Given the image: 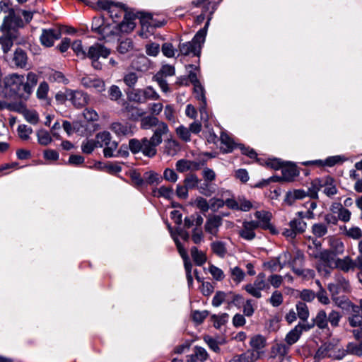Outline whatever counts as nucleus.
<instances>
[{
    "mask_svg": "<svg viewBox=\"0 0 362 362\" xmlns=\"http://www.w3.org/2000/svg\"><path fill=\"white\" fill-rule=\"evenodd\" d=\"M107 93L109 99L113 101L118 100L122 96L120 88L116 85H112L107 90Z\"/></svg>",
    "mask_w": 362,
    "mask_h": 362,
    "instance_id": "nucleus-64",
    "label": "nucleus"
},
{
    "mask_svg": "<svg viewBox=\"0 0 362 362\" xmlns=\"http://www.w3.org/2000/svg\"><path fill=\"white\" fill-rule=\"evenodd\" d=\"M298 317L303 322L307 321L309 317V310L308 305L303 302H298L296 305Z\"/></svg>",
    "mask_w": 362,
    "mask_h": 362,
    "instance_id": "nucleus-49",
    "label": "nucleus"
},
{
    "mask_svg": "<svg viewBox=\"0 0 362 362\" xmlns=\"http://www.w3.org/2000/svg\"><path fill=\"white\" fill-rule=\"evenodd\" d=\"M314 325L317 326L320 329H327L328 332V335H331V332L329 330L328 324H327V315L324 310H320L316 314V316L313 319Z\"/></svg>",
    "mask_w": 362,
    "mask_h": 362,
    "instance_id": "nucleus-24",
    "label": "nucleus"
},
{
    "mask_svg": "<svg viewBox=\"0 0 362 362\" xmlns=\"http://www.w3.org/2000/svg\"><path fill=\"white\" fill-rule=\"evenodd\" d=\"M105 148L103 150V154L105 158H112L115 157V152L116 151L118 147V143L115 141H112L110 144L105 146Z\"/></svg>",
    "mask_w": 362,
    "mask_h": 362,
    "instance_id": "nucleus-62",
    "label": "nucleus"
},
{
    "mask_svg": "<svg viewBox=\"0 0 362 362\" xmlns=\"http://www.w3.org/2000/svg\"><path fill=\"white\" fill-rule=\"evenodd\" d=\"M345 158L341 156H329L325 160H315L304 163L305 165H316L318 166H328L333 167L337 164L342 163Z\"/></svg>",
    "mask_w": 362,
    "mask_h": 362,
    "instance_id": "nucleus-19",
    "label": "nucleus"
},
{
    "mask_svg": "<svg viewBox=\"0 0 362 362\" xmlns=\"http://www.w3.org/2000/svg\"><path fill=\"white\" fill-rule=\"evenodd\" d=\"M133 49V42L129 38L121 41L117 47V50L121 54H126Z\"/></svg>",
    "mask_w": 362,
    "mask_h": 362,
    "instance_id": "nucleus-61",
    "label": "nucleus"
},
{
    "mask_svg": "<svg viewBox=\"0 0 362 362\" xmlns=\"http://www.w3.org/2000/svg\"><path fill=\"white\" fill-rule=\"evenodd\" d=\"M302 333L300 332V327L295 326L293 329H292L285 337L286 344H287L289 347L296 343L300 339Z\"/></svg>",
    "mask_w": 362,
    "mask_h": 362,
    "instance_id": "nucleus-40",
    "label": "nucleus"
},
{
    "mask_svg": "<svg viewBox=\"0 0 362 362\" xmlns=\"http://www.w3.org/2000/svg\"><path fill=\"white\" fill-rule=\"evenodd\" d=\"M257 228H259V224L256 221H245L238 231V235L243 239L251 241L255 238V230Z\"/></svg>",
    "mask_w": 362,
    "mask_h": 362,
    "instance_id": "nucleus-12",
    "label": "nucleus"
},
{
    "mask_svg": "<svg viewBox=\"0 0 362 362\" xmlns=\"http://www.w3.org/2000/svg\"><path fill=\"white\" fill-rule=\"evenodd\" d=\"M134 16L130 13L125 15L123 21L121 23H117L118 33H129L133 30L135 28V23L134 22Z\"/></svg>",
    "mask_w": 362,
    "mask_h": 362,
    "instance_id": "nucleus-30",
    "label": "nucleus"
},
{
    "mask_svg": "<svg viewBox=\"0 0 362 362\" xmlns=\"http://www.w3.org/2000/svg\"><path fill=\"white\" fill-rule=\"evenodd\" d=\"M69 100L77 108L86 106L89 101V95L82 90H68Z\"/></svg>",
    "mask_w": 362,
    "mask_h": 362,
    "instance_id": "nucleus-16",
    "label": "nucleus"
},
{
    "mask_svg": "<svg viewBox=\"0 0 362 362\" xmlns=\"http://www.w3.org/2000/svg\"><path fill=\"white\" fill-rule=\"evenodd\" d=\"M344 234L354 240H359L362 237V230L358 226H352L349 229L345 227Z\"/></svg>",
    "mask_w": 362,
    "mask_h": 362,
    "instance_id": "nucleus-60",
    "label": "nucleus"
},
{
    "mask_svg": "<svg viewBox=\"0 0 362 362\" xmlns=\"http://www.w3.org/2000/svg\"><path fill=\"white\" fill-rule=\"evenodd\" d=\"M49 85L47 82H41L37 90V98L43 101L45 104H49L50 100L48 98Z\"/></svg>",
    "mask_w": 362,
    "mask_h": 362,
    "instance_id": "nucleus-41",
    "label": "nucleus"
},
{
    "mask_svg": "<svg viewBox=\"0 0 362 362\" xmlns=\"http://www.w3.org/2000/svg\"><path fill=\"white\" fill-rule=\"evenodd\" d=\"M61 37V31L57 28L43 29L40 35L42 45L49 47L53 46L55 40Z\"/></svg>",
    "mask_w": 362,
    "mask_h": 362,
    "instance_id": "nucleus-15",
    "label": "nucleus"
},
{
    "mask_svg": "<svg viewBox=\"0 0 362 362\" xmlns=\"http://www.w3.org/2000/svg\"><path fill=\"white\" fill-rule=\"evenodd\" d=\"M190 254L194 262L197 266H202L207 260L206 253L195 246L191 247Z\"/></svg>",
    "mask_w": 362,
    "mask_h": 362,
    "instance_id": "nucleus-38",
    "label": "nucleus"
},
{
    "mask_svg": "<svg viewBox=\"0 0 362 362\" xmlns=\"http://www.w3.org/2000/svg\"><path fill=\"white\" fill-rule=\"evenodd\" d=\"M221 150L223 153H228L233 151L236 147V144L233 139L226 132H221L220 136Z\"/></svg>",
    "mask_w": 362,
    "mask_h": 362,
    "instance_id": "nucleus-23",
    "label": "nucleus"
},
{
    "mask_svg": "<svg viewBox=\"0 0 362 362\" xmlns=\"http://www.w3.org/2000/svg\"><path fill=\"white\" fill-rule=\"evenodd\" d=\"M139 76L134 71H129L124 75L123 81L129 88L134 89V86L138 82Z\"/></svg>",
    "mask_w": 362,
    "mask_h": 362,
    "instance_id": "nucleus-51",
    "label": "nucleus"
},
{
    "mask_svg": "<svg viewBox=\"0 0 362 362\" xmlns=\"http://www.w3.org/2000/svg\"><path fill=\"white\" fill-rule=\"evenodd\" d=\"M245 290L252 296L256 298H262V291H268L270 288L269 284L266 279L264 273H259L252 284H246Z\"/></svg>",
    "mask_w": 362,
    "mask_h": 362,
    "instance_id": "nucleus-8",
    "label": "nucleus"
},
{
    "mask_svg": "<svg viewBox=\"0 0 362 362\" xmlns=\"http://www.w3.org/2000/svg\"><path fill=\"white\" fill-rule=\"evenodd\" d=\"M211 21V17L209 18L208 21H206L205 26L199 30L197 34L194 35L192 41L180 43L179 45V49L182 54L183 55H199L200 53L202 45L204 42L207 28L209 25V21Z\"/></svg>",
    "mask_w": 362,
    "mask_h": 362,
    "instance_id": "nucleus-2",
    "label": "nucleus"
},
{
    "mask_svg": "<svg viewBox=\"0 0 362 362\" xmlns=\"http://www.w3.org/2000/svg\"><path fill=\"white\" fill-rule=\"evenodd\" d=\"M335 343L332 341L324 342L317 350L315 353V358L320 359L330 356L331 353L335 348Z\"/></svg>",
    "mask_w": 362,
    "mask_h": 362,
    "instance_id": "nucleus-27",
    "label": "nucleus"
},
{
    "mask_svg": "<svg viewBox=\"0 0 362 362\" xmlns=\"http://www.w3.org/2000/svg\"><path fill=\"white\" fill-rule=\"evenodd\" d=\"M268 302L273 306V307H279L280 306L283 302H284V297L283 294L281 291L278 290H275L272 293L271 297L268 299Z\"/></svg>",
    "mask_w": 362,
    "mask_h": 362,
    "instance_id": "nucleus-58",
    "label": "nucleus"
},
{
    "mask_svg": "<svg viewBox=\"0 0 362 362\" xmlns=\"http://www.w3.org/2000/svg\"><path fill=\"white\" fill-rule=\"evenodd\" d=\"M331 298L337 307L344 310L348 309L351 303L347 298L339 295L331 296Z\"/></svg>",
    "mask_w": 362,
    "mask_h": 362,
    "instance_id": "nucleus-56",
    "label": "nucleus"
},
{
    "mask_svg": "<svg viewBox=\"0 0 362 362\" xmlns=\"http://www.w3.org/2000/svg\"><path fill=\"white\" fill-rule=\"evenodd\" d=\"M98 35H101L103 38L118 35L117 24L111 25L110 23H105L104 22Z\"/></svg>",
    "mask_w": 362,
    "mask_h": 362,
    "instance_id": "nucleus-42",
    "label": "nucleus"
},
{
    "mask_svg": "<svg viewBox=\"0 0 362 362\" xmlns=\"http://www.w3.org/2000/svg\"><path fill=\"white\" fill-rule=\"evenodd\" d=\"M108 13L115 24L117 23L122 16L124 18V16L127 15L124 6L119 4H115L112 6Z\"/></svg>",
    "mask_w": 362,
    "mask_h": 362,
    "instance_id": "nucleus-35",
    "label": "nucleus"
},
{
    "mask_svg": "<svg viewBox=\"0 0 362 362\" xmlns=\"http://www.w3.org/2000/svg\"><path fill=\"white\" fill-rule=\"evenodd\" d=\"M26 53L21 49H17L13 55V62L16 66L24 68L27 64Z\"/></svg>",
    "mask_w": 362,
    "mask_h": 362,
    "instance_id": "nucleus-43",
    "label": "nucleus"
},
{
    "mask_svg": "<svg viewBox=\"0 0 362 362\" xmlns=\"http://www.w3.org/2000/svg\"><path fill=\"white\" fill-rule=\"evenodd\" d=\"M131 67L139 73L145 74L153 69V63L147 57L142 54L132 60Z\"/></svg>",
    "mask_w": 362,
    "mask_h": 362,
    "instance_id": "nucleus-13",
    "label": "nucleus"
},
{
    "mask_svg": "<svg viewBox=\"0 0 362 362\" xmlns=\"http://www.w3.org/2000/svg\"><path fill=\"white\" fill-rule=\"evenodd\" d=\"M337 255L334 252L327 249L322 250V253L319 254V260L316 266V269L319 273L325 276H329L332 270L334 269L337 260Z\"/></svg>",
    "mask_w": 362,
    "mask_h": 362,
    "instance_id": "nucleus-3",
    "label": "nucleus"
},
{
    "mask_svg": "<svg viewBox=\"0 0 362 362\" xmlns=\"http://www.w3.org/2000/svg\"><path fill=\"white\" fill-rule=\"evenodd\" d=\"M221 1V0H195L192 1V4L195 6L203 5L205 11H209L210 16H211Z\"/></svg>",
    "mask_w": 362,
    "mask_h": 362,
    "instance_id": "nucleus-33",
    "label": "nucleus"
},
{
    "mask_svg": "<svg viewBox=\"0 0 362 362\" xmlns=\"http://www.w3.org/2000/svg\"><path fill=\"white\" fill-rule=\"evenodd\" d=\"M209 358L206 350L201 346H195L193 353L187 356L186 362H204Z\"/></svg>",
    "mask_w": 362,
    "mask_h": 362,
    "instance_id": "nucleus-20",
    "label": "nucleus"
},
{
    "mask_svg": "<svg viewBox=\"0 0 362 362\" xmlns=\"http://www.w3.org/2000/svg\"><path fill=\"white\" fill-rule=\"evenodd\" d=\"M128 98L131 101L136 103H145L147 100H156L160 95L151 86L144 88L133 89L128 93Z\"/></svg>",
    "mask_w": 362,
    "mask_h": 362,
    "instance_id": "nucleus-4",
    "label": "nucleus"
},
{
    "mask_svg": "<svg viewBox=\"0 0 362 362\" xmlns=\"http://www.w3.org/2000/svg\"><path fill=\"white\" fill-rule=\"evenodd\" d=\"M307 196L308 193L303 189H293L286 192L284 202L291 206L294 204L296 200L303 199Z\"/></svg>",
    "mask_w": 362,
    "mask_h": 362,
    "instance_id": "nucleus-26",
    "label": "nucleus"
},
{
    "mask_svg": "<svg viewBox=\"0 0 362 362\" xmlns=\"http://www.w3.org/2000/svg\"><path fill=\"white\" fill-rule=\"evenodd\" d=\"M169 132L168 127L165 122L160 123L153 130V134L151 139L152 142L159 146L163 141V136L166 135Z\"/></svg>",
    "mask_w": 362,
    "mask_h": 362,
    "instance_id": "nucleus-28",
    "label": "nucleus"
},
{
    "mask_svg": "<svg viewBox=\"0 0 362 362\" xmlns=\"http://www.w3.org/2000/svg\"><path fill=\"white\" fill-rule=\"evenodd\" d=\"M81 85L86 88H93L98 93L105 90V84L103 80L97 77L84 76L81 79Z\"/></svg>",
    "mask_w": 362,
    "mask_h": 362,
    "instance_id": "nucleus-17",
    "label": "nucleus"
},
{
    "mask_svg": "<svg viewBox=\"0 0 362 362\" xmlns=\"http://www.w3.org/2000/svg\"><path fill=\"white\" fill-rule=\"evenodd\" d=\"M37 81L38 77L33 72H29L27 74L26 81L23 75L12 74L4 78V83L5 87L13 94L20 98H27L32 93Z\"/></svg>",
    "mask_w": 362,
    "mask_h": 362,
    "instance_id": "nucleus-1",
    "label": "nucleus"
},
{
    "mask_svg": "<svg viewBox=\"0 0 362 362\" xmlns=\"http://www.w3.org/2000/svg\"><path fill=\"white\" fill-rule=\"evenodd\" d=\"M327 289L331 296L339 295L341 293H348L350 291L351 286L349 281L345 279L341 274H336L334 276V282L329 283Z\"/></svg>",
    "mask_w": 362,
    "mask_h": 362,
    "instance_id": "nucleus-9",
    "label": "nucleus"
},
{
    "mask_svg": "<svg viewBox=\"0 0 362 362\" xmlns=\"http://www.w3.org/2000/svg\"><path fill=\"white\" fill-rule=\"evenodd\" d=\"M123 112L127 113L128 116L132 119H136L138 117H141L144 114L141 110L129 103H124L123 105Z\"/></svg>",
    "mask_w": 362,
    "mask_h": 362,
    "instance_id": "nucleus-45",
    "label": "nucleus"
},
{
    "mask_svg": "<svg viewBox=\"0 0 362 362\" xmlns=\"http://www.w3.org/2000/svg\"><path fill=\"white\" fill-rule=\"evenodd\" d=\"M245 272L238 267L230 269V276L233 281L240 283L245 278Z\"/></svg>",
    "mask_w": 362,
    "mask_h": 362,
    "instance_id": "nucleus-63",
    "label": "nucleus"
},
{
    "mask_svg": "<svg viewBox=\"0 0 362 362\" xmlns=\"http://www.w3.org/2000/svg\"><path fill=\"white\" fill-rule=\"evenodd\" d=\"M71 49L80 59H84L86 58V52L83 49L81 40H78L73 42L71 43Z\"/></svg>",
    "mask_w": 362,
    "mask_h": 362,
    "instance_id": "nucleus-57",
    "label": "nucleus"
},
{
    "mask_svg": "<svg viewBox=\"0 0 362 362\" xmlns=\"http://www.w3.org/2000/svg\"><path fill=\"white\" fill-rule=\"evenodd\" d=\"M282 179L285 181H292L299 174L298 170L294 165H283L281 168Z\"/></svg>",
    "mask_w": 362,
    "mask_h": 362,
    "instance_id": "nucleus-37",
    "label": "nucleus"
},
{
    "mask_svg": "<svg viewBox=\"0 0 362 362\" xmlns=\"http://www.w3.org/2000/svg\"><path fill=\"white\" fill-rule=\"evenodd\" d=\"M20 112L23 115L25 119L31 124L35 125L39 122V115L36 110L23 108Z\"/></svg>",
    "mask_w": 362,
    "mask_h": 362,
    "instance_id": "nucleus-44",
    "label": "nucleus"
},
{
    "mask_svg": "<svg viewBox=\"0 0 362 362\" xmlns=\"http://www.w3.org/2000/svg\"><path fill=\"white\" fill-rule=\"evenodd\" d=\"M110 54L109 49L105 46L95 43L90 46L88 52H86V58L91 60L92 66L96 70H100L102 69V63L99 62V59L103 57L107 58Z\"/></svg>",
    "mask_w": 362,
    "mask_h": 362,
    "instance_id": "nucleus-5",
    "label": "nucleus"
},
{
    "mask_svg": "<svg viewBox=\"0 0 362 362\" xmlns=\"http://www.w3.org/2000/svg\"><path fill=\"white\" fill-rule=\"evenodd\" d=\"M134 16L130 13L125 15L123 21L121 23H117L118 33H129L133 30L135 28V23L134 22Z\"/></svg>",
    "mask_w": 362,
    "mask_h": 362,
    "instance_id": "nucleus-31",
    "label": "nucleus"
},
{
    "mask_svg": "<svg viewBox=\"0 0 362 362\" xmlns=\"http://www.w3.org/2000/svg\"><path fill=\"white\" fill-rule=\"evenodd\" d=\"M112 136L110 132L104 131L95 135V140L98 147L101 148L112 141Z\"/></svg>",
    "mask_w": 362,
    "mask_h": 362,
    "instance_id": "nucleus-48",
    "label": "nucleus"
},
{
    "mask_svg": "<svg viewBox=\"0 0 362 362\" xmlns=\"http://www.w3.org/2000/svg\"><path fill=\"white\" fill-rule=\"evenodd\" d=\"M36 134L37 141L42 146H47L52 141V136L47 130L40 129Z\"/></svg>",
    "mask_w": 362,
    "mask_h": 362,
    "instance_id": "nucleus-50",
    "label": "nucleus"
},
{
    "mask_svg": "<svg viewBox=\"0 0 362 362\" xmlns=\"http://www.w3.org/2000/svg\"><path fill=\"white\" fill-rule=\"evenodd\" d=\"M98 147L95 139H86L81 144V151L86 154H90L95 148Z\"/></svg>",
    "mask_w": 362,
    "mask_h": 362,
    "instance_id": "nucleus-53",
    "label": "nucleus"
},
{
    "mask_svg": "<svg viewBox=\"0 0 362 362\" xmlns=\"http://www.w3.org/2000/svg\"><path fill=\"white\" fill-rule=\"evenodd\" d=\"M152 193L154 197L170 199L173 196V189L171 187L162 186L158 189H153Z\"/></svg>",
    "mask_w": 362,
    "mask_h": 362,
    "instance_id": "nucleus-46",
    "label": "nucleus"
},
{
    "mask_svg": "<svg viewBox=\"0 0 362 362\" xmlns=\"http://www.w3.org/2000/svg\"><path fill=\"white\" fill-rule=\"evenodd\" d=\"M327 232V226L325 223H317L312 226V233L317 238L323 237Z\"/></svg>",
    "mask_w": 362,
    "mask_h": 362,
    "instance_id": "nucleus-55",
    "label": "nucleus"
},
{
    "mask_svg": "<svg viewBox=\"0 0 362 362\" xmlns=\"http://www.w3.org/2000/svg\"><path fill=\"white\" fill-rule=\"evenodd\" d=\"M341 317L342 315L340 314L339 312L335 310H332L327 315V324L329 323L333 328L337 327L339 325V322Z\"/></svg>",
    "mask_w": 362,
    "mask_h": 362,
    "instance_id": "nucleus-54",
    "label": "nucleus"
},
{
    "mask_svg": "<svg viewBox=\"0 0 362 362\" xmlns=\"http://www.w3.org/2000/svg\"><path fill=\"white\" fill-rule=\"evenodd\" d=\"M329 245L330 249L332 252H334L335 255H339L343 254L344 251V243L339 240V239H336L334 238H329Z\"/></svg>",
    "mask_w": 362,
    "mask_h": 362,
    "instance_id": "nucleus-47",
    "label": "nucleus"
},
{
    "mask_svg": "<svg viewBox=\"0 0 362 362\" xmlns=\"http://www.w3.org/2000/svg\"><path fill=\"white\" fill-rule=\"evenodd\" d=\"M250 346L252 349L247 351H255L260 356L262 350L267 346V339L261 334H255L250 338Z\"/></svg>",
    "mask_w": 362,
    "mask_h": 362,
    "instance_id": "nucleus-21",
    "label": "nucleus"
},
{
    "mask_svg": "<svg viewBox=\"0 0 362 362\" xmlns=\"http://www.w3.org/2000/svg\"><path fill=\"white\" fill-rule=\"evenodd\" d=\"M110 129L118 136H128L133 134L130 124L121 122H114L110 126Z\"/></svg>",
    "mask_w": 362,
    "mask_h": 362,
    "instance_id": "nucleus-22",
    "label": "nucleus"
},
{
    "mask_svg": "<svg viewBox=\"0 0 362 362\" xmlns=\"http://www.w3.org/2000/svg\"><path fill=\"white\" fill-rule=\"evenodd\" d=\"M199 166V163L185 159L177 160L175 165L176 170L180 173H185L190 170H197Z\"/></svg>",
    "mask_w": 362,
    "mask_h": 362,
    "instance_id": "nucleus-36",
    "label": "nucleus"
},
{
    "mask_svg": "<svg viewBox=\"0 0 362 362\" xmlns=\"http://www.w3.org/2000/svg\"><path fill=\"white\" fill-rule=\"evenodd\" d=\"M194 93L195 94L196 98L201 101L202 108L204 109L206 105V100L205 97L204 89L201 83L194 86Z\"/></svg>",
    "mask_w": 362,
    "mask_h": 362,
    "instance_id": "nucleus-52",
    "label": "nucleus"
},
{
    "mask_svg": "<svg viewBox=\"0 0 362 362\" xmlns=\"http://www.w3.org/2000/svg\"><path fill=\"white\" fill-rule=\"evenodd\" d=\"M334 269H338L344 273L354 272V259L349 256H346L344 258H337Z\"/></svg>",
    "mask_w": 362,
    "mask_h": 362,
    "instance_id": "nucleus-25",
    "label": "nucleus"
},
{
    "mask_svg": "<svg viewBox=\"0 0 362 362\" xmlns=\"http://www.w3.org/2000/svg\"><path fill=\"white\" fill-rule=\"evenodd\" d=\"M259 359V355L255 351H246L233 358V362H256Z\"/></svg>",
    "mask_w": 362,
    "mask_h": 362,
    "instance_id": "nucleus-34",
    "label": "nucleus"
},
{
    "mask_svg": "<svg viewBox=\"0 0 362 362\" xmlns=\"http://www.w3.org/2000/svg\"><path fill=\"white\" fill-rule=\"evenodd\" d=\"M212 252L219 258L223 259L228 254L227 245L221 240H215L210 244Z\"/></svg>",
    "mask_w": 362,
    "mask_h": 362,
    "instance_id": "nucleus-29",
    "label": "nucleus"
},
{
    "mask_svg": "<svg viewBox=\"0 0 362 362\" xmlns=\"http://www.w3.org/2000/svg\"><path fill=\"white\" fill-rule=\"evenodd\" d=\"M162 121H160L158 118L153 115H148L144 117L141 119V128L142 129H149L152 127H158Z\"/></svg>",
    "mask_w": 362,
    "mask_h": 362,
    "instance_id": "nucleus-39",
    "label": "nucleus"
},
{
    "mask_svg": "<svg viewBox=\"0 0 362 362\" xmlns=\"http://www.w3.org/2000/svg\"><path fill=\"white\" fill-rule=\"evenodd\" d=\"M307 223L300 219L293 218L288 223V228H284L282 235L286 238L294 239L298 234L305 231Z\"/></svg>",
    "mask_w": 362,
    "mask_h": 362,
    "instance_id": "nucleus-11",
    "label": "nucleus"
},
{
    "mask_svg": "<svg viewBox=\"0 0 362 362\" xmlns=\"http://www.w3.org/2000/svg\"><path fill=\"white\" fill-rule=\"evenodd\" d=\"M0 11L6 14L1 24L2 29L5 28L6 25L23 26V20L20 16L16 15L9 1H0Z\"/></svg>",
    "mask_w": 362,
    "mask_h": 362,
    "instance_id": "nucleus-6",
    "label": "nucleus"
},
{
    "mask_svg": "<svg viewBox=\"0 0 362 362\" xmlns=\"http://www.w3.org/2000/svg\"><path fill=\"white\" fill-rule=\"evenodd\" d=\"M255 216L258 221H256L259 224V228L264 230H269L273 234L277 233L275 228L270 223L272 219V214L267 211H257L255 213Z\"/></svg>",
    "mask_w": 362,
    "mask_h": 362,
    "instance_id": "nucleus-14",
    "label": "nucleus"
},
{
    "mask_svg": "<svg viewBox=\"0 0 362 362\" xmlns=\"http://www.w3.org/2000/svg\"><path fill=\"white\" fill-rule=\"evenodd\" d=\"M228 315L223 313L220 315H213L211 316V320L214 323V326L216 329H220L225 323L228 321Z\"/></svg>",
    "mask_w": 362,
    "mask_h": 362,
    "instance_id": "nucleus-59",
    "label": "nucleus"
},
{
    "mask_svg": "<svg viewBox=\"0 0 362 362\" xmlns=\"http://www.w3.org/2000/svg\"><path fill=\"white\" fill-rule=\"evenodd\" d=\"M222 225L223 218L220 215L209 214L206 217L204 230L206 233L210 235L209 239L218 236L219 230Z\"/></svg>",
    "mask_w": 362,
    "mask_h": 362,
    "instance_id": "nucleus-10",
    "label": "nucleus"
},
{
    "mask_svg": "<svg viewBox=\"0 0 362 362\" xmlns=\"http://www.w3.org/2000/svg\"><path fill=\"white\" fill-rule=\"evenodd\" d=\"M21 27L6 25L5 28L2 29V25L0 26V30L3 34L0 36V45L4 53H7L11 50L13 45V41L18 36V28Z\"/></svg>",
    "mask_w": 362,
    "mask_h": 362,
    "instance_id": "nucleus-7",
    "label": "nucleus"
},
{
    "mask_svg": "<svg viewBox=\"0 0 362 362\" xmlns=\"http://www.w3.org/2000/svg\"><path fill=\"white\" fill-rule=\"evenodd\" d=\"M290 347L283 343H276L272 346L270 349V357L277 358L280 362L283 361L288 355Z\"/></svg>",
    "mask_w": 362,
    "mask_h": 362,
    "instance_id": "nucleus-18",
    "label": "nucleus"
},
{
    "mask_svg": "<svg viewBox=\"0 0 362 362\" xmlns=\"http://www.w3.org/2000/svg\"><path fill=\"white\" fill-rule=\"evenodd\" d=\"M156 146L157 144L152 142V139L147 138L142 139V149L141 152L145 156L152 158L157 153Z\"/></svg>",
    "mask_w": 362,
    "mask_h": 362,
    "instance_id": "nucleus-32",
    "label": "nucleus"
}]
</instances>
